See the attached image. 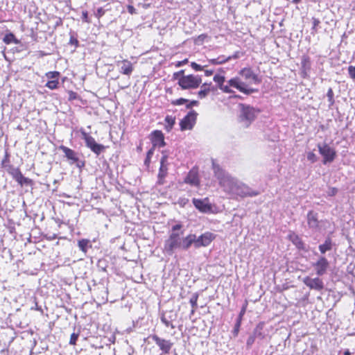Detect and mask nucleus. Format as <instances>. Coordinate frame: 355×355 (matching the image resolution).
I'll return each instance as SVG.
<instances>
[{
	"mask_svg": "<svg viewBox=\"0 0 355 355\" xmlns=\"http://www.w3.org/2000/svg\"><path fill=\"white\" fill-rule=\"evenodd\" d=\"M3 42L6 44H10L12 42H14L15 44L18 43L12 33L6 35L3 37Z\"/></svg>",
	"mask_w": 355,
	"mask_h": 355,
	"instance_id": "obj_32",
	"label": "nucleus"
},
{
	"mask_svg": "<svg viewBox=\"0 0 355 355\" xmlns=\"http://www.w3.org/2000/svg\"><path fill=\"white\" fill-rule=\"evenodd\" d=\"M60 73L58 71H49L46 73V76L48 78L52 80H58L59 77Z\"/></svg>",
	"mask_w": 355,
	"mask_h": 355,
	"instance_id": "obj_36",
	"label": "nucleus"
},
{
	"mask_svg": "<svg viewBox=\"0 0 355 355\" xmlns=\"http://www.w3.org/2000/svg\"><path fill=\"white\" fill-rule=\"evenodd\" d=\"M318 148L320 154L323 157L322 162L324 164L331 163L334 160L336 156V152L334 148L326 143L318 144Z\"/></svg>",
	"mask_w": 355,
	"mask_h": 355,
	"instance_id": "obj_5",
	"label": "nucleus"
},
{
	"mask_svg": "<svg viewBox=\"0 0 355 355\" xmlns=\"http://www.w3.org/2000/svg\"><path fill=\"white\" fill-rule=\"evenodd\" d=\"M182 248V238L177 232H172L164 244V250L169 254H172L174 250Z\"/></svg>",
	"mask_w": 355,
	"mask_h": 355,
	"instance_id": "obj_3",
	"label": "nucleus"
},
{
	"mask_svg": "<svg viewBox=\"0 0 355 355\" xmlns=\"http://www.w3.org/2000/svg\"><path fill=\"white\" fill-rule=\"evenodd\" d=\"M182 228V225L180 224H177L172 227V232H175V231L179 230Z\"/></svg>",
	"mask_w": 355,
	"mask_h": 355,
	"instance_id": "obj_53",
	"label": "nucleus"
},
{
	"mask_svg": "<svg viewBox=\"0 0 355 355\" xmlns=\"http://www.w3.org/2000/svg\"><path fill=\"white\" fill-rule=\"evenodd\" d=\"M205 37H206V35H200L198 37V40H203Z\"/></svg>",
	"mask_w": 355,
	"mask_h": 355,
	"instance_id": "obj_56",
	"label": "nucleus"
},
{
	"mask_svg": "<svg viewBox=\"0 0 355 355\" xmlns=\"http://www.w3.org/2000/svg\"><path fill=\"white\" fill-rule=\"evenodd\" d=\"M254 339L253 337H250L248 339V341H247V344L249 345H252L254 342Z\"/></svg>",
	"mask_w": 355,
	"mask_h": 355,
	"instance_id": "obj_55",
	"label": "nucleus"
},
{
	"mask_svg": "<svg viewBox=\"0 0 355 355\" xmlns=\"http://www.w3.org/2000/svg\"><path fill=\"white\" fill-rule=\"evenodd\" d=\"M105 14V10L102 8H98L97 11L94 13V15L99 19Z\"/></svg>",
	"mask_w": 355,
	"mask_h": 355,
	"instance_id": "obj_44",
	"label": "nucleus"
},
{
	"mask_svg": "<svg viewBox=\"0 0 355 355\" xmlns=\"http://www.w3.org/2000/svg\"><path fill=\"white\" fill-rule=\"evenodd\" d=\"M83 136L85 141L87 147L90 148L91 150H92L97 155H98L105 149L103 145L97 144L95 139L86 132H83Z\"/></svg>",
	"mask_w": 355,
	"mask_h": 355,
	"instance_id": "obj_11",
	"label": "nucleus"
},
{
	"mask_svg": "<svg viewBox=\"0 0 355 355\" xmlns=\"http://www.w3.org/2000/svg\"><path fill=\"white\" fill-rule=\"evenodd\" d=\"M189 202V199L185 197H180L178 201L175 202L179 205L181 207H184Z\"/></svg>",
	"mask_w": 355,
	"mask_h": 355,
	"instance_id": "obj_37",
	"label": "nucleus"
},
{
	"mask_svg": "<svg viewBox=\"0 0 355 355\" xmlns=\"http://www.w3.org/2000/svg\"><path fill=\"white\" fill-rule=\"evenodd\" d=\"M78 334H76L75 333H73L71 335V338H70V340H69V344L70 345H75L76 343V340L78 339Z\"/></svg>",
	"mask_w": 355,
	"mask_h": 355,
	"instance_id": "obj_43",
	"label": "nucleus"
},
{
	"mask_svg": "<svg viewBox=\"0 0 355 355\" xmlns=\"http://www.w3.org/2000/svg\"><path fill=\"white\" fill-rule=\"evenodd\" d=\"M214 239L215 235L209 232H207L199 236L195 234L194 248H200L201 247H207Z\"/></svg>",
	"mask_w": 355,
	"mask_h": 355,
	"instance_id": "obj_7",
	"label": "nucleus"
},
{
	"mask_svg": "<svg viewBox=\"0 0 355 355\" xmlns=\"http://www.w3.org/2000/svg\"><path fill=\"white\" fill-rule=\"evenodd\" d=\"M188 62V59H184L182 61H179L175 64L177 67H181Z\"/></svg>",
	"mask_w": 355,
	"mask_h": 355,
	"instance_id": "obj_50",
	"label": "nucleus"
},
{
	"mask_svg": "<svg viewBox=\"0 0 355 355\" xmlns=\"http://www.w3.org/2000/svg\"><path fill=\"white\" fill-rule=\"evenodd\" d=\"M35 306H35V309H37V310H39V308L37 307V305L36 304Z\"/></svg>",
	"mask_w": 355,
	"mask_h": 355,
	"instance_id": "obj_60",
	"label": "nucleus"
},
{
	"mask_svg": "<svg viewBox=\"0 0 355 355\" xmlns=\"http://www.w3.org/2000/svg\"><path fill=\"white\" fill-rule=\"evenodd\" d=\"M240 106L241 107V120L243 125L248 127L254 120L257 111L250 105L241 104Z\"/></svg>",
	"mask_w": 355,
	"mask_h": 355,
	"instance_id": "obj_4",
	"label": "nucleus"
},
{
	"mask_svg": "<svg viewBox=\"0 0 355 355\" xmlns=\"http://www.w3.org/2000/svg\"><path fill=\"white\" fill-rule=\"evenodd\" d=\"M293 242L296 245L298 248H303L304 244L300 239L297 235L291 236Z\"/></svg>",
	"mask_w": 355,
	"mask_h": 355,
	"instance_id": "obj_33",
	"label": "nucleus"
},
{
	"mask_svg": "<svg viewBox=\"0 0 355 355\" xmlns=\"http://www.w3.org/2000/svg\"><path fill=\"white\" fill-rule=\"evenodd\" d=\"M184 182L193 186H198L199 184V180L197 174L191 171L185 178Z\"/></svg>",
	"mask_w": 355,
	"mask_h": 355,
	"instance_id": "obj_21",
	"label": "nucleus"
},
{
	"mask_svg": "<svg viewBox=\"0 0 355 355\" xmlns=\"http://www.w3.org/2000/svg\"><path fill=\"white\" fill-rule=\"evenodd\" d=\"M184 70H180V71L175 72V73H174V74H173V78H174L175 79H178V80H179V78H180L181 76H184Z\"/></svg>",
	"mask_w": 355,
	"mask_h": 355,
	"instance_id": "obj_45",
	"label": "nucleus"
},
{
	"mask_svg": "<svg viewBox=\"0 0 355 355\" xmlns=\"http://www.w3.org/2000/svg\"><path fill=\"white\" fill-rule=\"evenodd\" d=\"M161 320L166 327H171V328H174V326L171 324V322L166 320L164 317H162L161 318Z\"/></svg>",
	"mask_w": 355,
	"mask_h": 355,
	"instance_id": "obj_46",
	"label": "nucleus"
},
{
	"mask_svg": "<svg viewBox=\"0 0 355 355\" xmlns=\"http://www.w3.org/2000/svg\"><path fill=\"white\" fill-rule=\"evenodd\" d=\"M307 159L310 161L311 163H314L317 162L318 158L316 155L313 152H309L307 153Z\"/></svg>",
	"mask_w": 355,
	"mask_h": 355,
	"instance_id": "obj_38",
	"label": "nucleus"
},
{
	"mask_svg": "<svg viewBox=\"0 0 355 355\" xmlns=\"http://www.w3.org/2000/svg\"><path fill=\"white\" fill-rule=\"evenodd\" d=\"M225 80V76L216 74L214 76V81L217 83L218 88L223 91L224 93L230 94L233 93L234 91L230 88V86L227 85H224V82Z\"/></svg>",
	"mask_w": 355,
	"mask_h": 355,
	"instance_id": "obj_18",
	"label": "nucleus"
},
{
	"mask_svg": "<svg viewBox=\"0 0 355 355\" xmlns=\"http://www.w3.org/2000/svg\"><path fill=\"white\" fill-rule=\"evenodd\" d=\"M16 181L21 185L26 184L29 185L32 184V180L28 178L24 177L22 173L19 175Z\"/></svg>",
	"mask_w": 355,
	"mask_h": 355,
	"instance_id": "obj_29",
	"label": "nucleus"
},
{
	"mask_svg": "<svg viewBox=\"0 0 355 355\" xmlns=\"http://www.w3.org/2000/svg\"><path fill=\"white\" fill-rule=\"evenodd\" d=\"M89 243V241L87 239H82L78 241V247L79 248L84 252H87V246Z\"/></svg>",
	"mask_w": 355,
	"mask_h": 355,
	"instance_id": "obj_30",
	"label": "nucleus"
},
{
	"mask_svg": "<svg viewBox=\"0 0 355 355\" xmlns=\"http://www.w3.org/2000/svg\"><path fill=\"white\" fill-rule=\"evenodd\" d=\"M59 83L58 80H51L46 83V87L50 89H55L58 87Z\"/></svg>",
	"mask_w": 355,
	"mask_h": 355,
	"instance_id": "obj_34",
	"label": "nucleus"
},
{
	"mask_svg": "<svg viewBox=\"0 0 355 355\" xmlns=\"http://www.w3.org/2000/svg\"><path fill=\"white\" fill-rule=\"evenodd\" d=\"M198 102L197 101H192L189 104L187 105V108H190L193 105H197Z\"/></svg>",
	"mask_w": 355,
	"mask_h": 355,
	"instance_id": "obj_52",
	"label": "nucleus"
},
{
	"mask_svg": "<svg viewBox=\"0 0 355 355\" xmlns=\"http://www.w3.org/2000/svg\"><path fill=\"white\" fill-rule=\"evenodd\" d=\"M245 311H246V305H245L242 307V309L240 311V313L238 316V318H237V320H236V322L235 324L234 329V334L235 336H236L238 334V332L239 331V328H240V326L241 324L242 318H243V315L245 313Z\"/></svg>",
	"mask_w": 355,
	"mask_h": 355,
	"instance_id": "obj_24",
	"label": "nucleus"
},
{
	"mask_svg": "<svg viewBox=\"0 0 355 355\" xmlns=\"http://www.w3.org/2000/svg\"><path fill=\"white\" fill-rule=\"evenodd\" d=\"M35 306H35V309H37V310H39V308L37 307V305L36 304Z\"/></svg>",
	"mask_w": 355,
	"mask_h": 355,
	"instance_id": "obj_61",
	"label": "nucleus"
},
{
	"mask_svg": "<svg viewBox=\"0 0 355 355\" xmlns=\"http://www.w3.org/2000/svg\"><path fill=\"white\" fill-rule=\"evenodd\" d=\"M116 65L120 66V73L126 75L130 76L132 72L133 71L132 64L128 61V60H123L121 61H117Z\"/></svg>",
	"mask_w": 355,
	"mask_h": 355,
	"instance_id": "obj_17",
	"label": "nucleus"
},
{
	"mask_svg": "<svg viewBox=\"0 0 355 355\" xmlns=\"http://www.w3.org/2000/svg\"><path fill=\"white\" fill-rule=\"evenodd\" d=\"M307 221L308 225L310 228L315 229L318 226V220L316 217V215L313 214L312 211L309 212L307 215Z\"/></svg>",
	"mask_w": 355,
	"mask_h": 355,
	"instance_id": "obj_22",
	"label": "nucleus"
},
{
	"mask_svg": "<svg viewBox=\"0 0 355 355\" xmlns=\"http://www.w3.org/2000/svg\"><path fill=\"white\" fill-rule=\"evenodd\" d=\"M313 21V29L315 30L317 26L320 24V21L317 18H312Z\"/></svg>",
	"mask_w": 355,
	"mask_h": 355,
	"instance_id": "obj_47",
	"label": "nucleus"
},
{
	"mask_svg": "<svg viewBox=\"0 0 355 355\" xmlns=\"http://www.w3.org/2000/svg\"><path fill=\"white\" fill-rule=\"evenodd\" d=\"M333 244L330 238H327L324 243L319 245L318 248L321 254H324L326 252L332 249Z\"/></svg>",
	"mask_w": 355,
	"mask_h": 355,
	"instance_id": "obj_23",
	"label": "nucleus"
},
{
	"mask_svg": "<svg viewBox=\"0 0 355 355\" xmlns=\"http://www.w3.org/2000/svg\"><path fill=\"white\" fill-rule=\"evenodd\" d=\"M77 98V94L73 91L69 92V99L70 101L76 99Z\"/></svg>",
	"mask_w": 355,
	"mask_h": 355,
	"instance_id": "obj_48",
	"label": "nucleus"
},
{
	"mask_svg": "<svg viewBox=\"0 0 355 355\" xmlns=\"http://www.w3.org/2000/svg\"><path fill=\"white\" fill-rule=\"evenodd\" d=\"M239 74L241 75L249 84H259L261 79L257 74L254 73L253 70L249 67H245L240 70Z\"/></svg>",
	"mask_w": 355,
	"mask_h": 355,
	"instance_id": "obj_10",
	"label": "nucleus"
},
{
	"mask_svg": "<svg viewBox=\"0 0 355 355\" xmlns=\"http://www.w3.org/2000/svg\"><path fill=\"white\" fill-rule=\"evenodd\" d=\"M59 149L64 153L65 157L71 162V164H73L78 161L77 153L74 150L62 145L59 147Z\"/></svg>",
	"mask_w": 355,
	"mask_h": 355,
	"instance_id": "obj_19",
	"label": "nucleus"
},
{
	"mask_svg": "<svg viewBox=\"0 0 355 355\" xmlns=\"http://www.w3.org/2000/svg\"><path fill=\"white\" fill-rule=\"evenodd\" d=\"M202 83V78L198 75L182 76L179 78L178 85L182 89H196Z\"/></svg>",
	"mask_w": 355,
	"mask_h": 355,
	"instance_id": "obj_2",
	"label": "nucleus"
},
{
	"mask_svg": "<svg viewBox=\"0 0 355 355\" xmlns=\"http://www.w3.org/2000/svg\"><path fill=\"white\" fill-rule=\"evenodd\" d=\"M127 8H128V12L130 13L131 15L137 13L135 8L132 6L129 5V6H128Z\"/></svg>",
	"mask_w": 355,
	"mask_h": 355,
	"instance_id": "obj_49",
	"label": "nucleus"
},
{
	"mask_svg": "<svg viewBox=\"0 0 355 355\" xmlns=\"http://www.w3.org/2000/svg\"><path fill=\"white\" fill-rule=\"evenodd\" d=\"M198 294L195 293L193 295V296L190 298L189 302L193 308L191 311V313L193 314L195 311V309L197 307V301H198Z\"/></svg>",
	"mask_w": 355,
	"mask_h": 355,
	"instance_id": "obj_31",
	"label": "nucleus"
},
{
	"mask_svg": "<svg viewBox=\"0 0 355 355\" xmlns=\"http://www.w3.org/2000/svg\"><path fill=\"white\" fill-rule=\"evenodd\" d=\"M327 96L328 98V101L330 105H332L334 103V92L331 88H329L327 93Z\"/></svg>",
	"mask_w": 355,
	"mask_h": 355,
	"instance_id": "obj_35",
	"label": "nucleus"
},
{
	"mask_svg": "<svg viewBox=\"0 0 355 355\" xmlns=\"http://www.w3.org/2000/svg\"><path fill=\"white\" fill-rule=\"evenodd\" d=\"M227 85L230 86V89L231 87L236 88L239 92L247 95L251 94L257 92V90L254 89L249 88L248 87V85L245 83L243 82L239 77H234L230 79L227 81Z\"/></svg>",
	"mask_w": 355,
	"mask_h": 355,
	"instance_id": "obj_6",
	"label": "nucleus"
},
{
	"mask_svg": "<svg viewBox=\"0 0 355 355\" xmlns=\"http://www.w3.org/2000/svg\"><path fill=\"white\" fill-rule=\"evenodd\" d=\"M188 102V100L187 99H185V98H180L179 99H176L175 101H172V104L174 105H183L184 103Z\"/></svg>",
	"mask_w": 355,
	"mask_h": 355,
	"instance_id": "obj_39",
	"label": "nucleus"
},
{
	"mask_svg": "<svg viewBox=\"0 0 355 355\" xmlns=\"http://www.w3.org/2000/svg\"><path fill=\"white\" fill-rule=\"evenodd\" d=\"M195 234H190L182 238V250H187L192 245L194 246Z\"/></svg>",
	"mask_w": 355,
	"mask_h": 355,
	"instance_id": "obj_20",
	"label": "nucleus"
},
{
	"mask_svg": "<svg viewBox=\"0 0 355 355\" xmlns=\"http://www.w3.org/2000/svg\"><path fill=\"white\" fill-rule=\"evenodd\" d=\"M231 60V57L225 58V56H219L215 59L209 60V62L213 64H221Z\"/></svg>",
	"mask_w": 355,
	"mask_h": 355,
	"instance_id": "obj_26",
	"label": "nucleus"
},
{
	"mask_svg": "<svg viewBox=\"0 0 355 355\" xmlns=\"http://www.w3.org/2000/svg\"><path fill=\"white\" fill-rule=\"evenodd\" d=\"M152 155H153V150H150L148 152V153H147V157H146V160H145V163H146V164L149 163V162H150V156H151Z\"/></svg>",
	"mask_w": 355,
	"mask_h": 355,
	"instance_id": "obj_51",
	"label": "nucleus"
},
{
	"mask_svg": "<svg viewBox=\"0 0 355 355\" xmlns=\"http://www.w3.org/2000/svg\"><path fill=\"white\" fill-rule=\"evenodd\" d=\"M213 72L214 71L212 70H205V74L206 76H209L213 74Z\"/></svg>",
	"mask_w": 355,
	"mask_h": 355,
	"instance_id": "obj_54",
	"label": "nucleus"
},
{
	"mask_svg": "<svg viewBox=\"0 0 355 355\" xmlns=\"http://www.w3.org/2000/svg\"><path fill=\"white\" fill-rule=\"evenodd\" d=\"M193 203L196 208L203 213H208L211 211V206L207 198L204 199H193Z\"/></svg>",
	"mask_w": 355,
	"mask_h": 355,
	"instance_id": "obj_14",
	"label": "nucleus"
},
{
	"mask_svg": "<svg viewBox=\"0 0 355 355\" xmlns=\"http://www.w3.org/2000/svg\"><path fill=\"white\" fill-rule=\"evenodd\" d=\"M344 355H350V352L349 351H346L345 353H344Z\"/></svg>",
	"mask_w": 355,
	"mask_h": 355,
	"instance_id": "obj_58",
	"label": "nucleus"
},
{
	"mask_svg": "<svg viewBox=\"0 0 355 355\" xmlns=\"http://www.w3.org/2000/svg\"><path fill=\"white\" fill-rule=\"evenodd\" d=\"M210 86H211V83H209V84L204 83L202 85L201 89L198 92V96L200 98H205L208 94V93L211 90Z\"/></svg>",
	"mask_w": 355,
	"mask_h": 355,
	"instance_id": "obj_25",
	"label": "nucleus"
},
{
	"mask_svg": "<svg viewBox=\"0 0 355 355\" xmlns=\"http://www.w3.org/2000/svg\"><path fill=\"white\" fill-rule=\"evenodd\" d=\"M165 122L166 123V129L168 132H169L172 129L173 125L175 123V119L172 116L168 115L165 118Z\"/></svg>",
	"mask_w": 355,
	"mask_h": 355,
	"instance_id": "obj_27",
	"label": "nucleus"
},
{
	"mask_svg": "<svg viewBox=\"0 0 355 355\" xmlns=\"http://www.w3.org/2000/svg\"><path fill=\"white\" fill-rule=\"evenodd\" d=\"M82 19H83V21H85L86 23H88V24L91 23V20H90V19L88 17L87 11L83 10L82 12Z\"/></svg>",
	"mask_w": 355,
	"mask_h": 355,
	"instance_id": "obj_41",
	"label": "nucleus"
},
{
	"mask_svg": "<svg viewBox=\"0 0 355 355\" xmlns=\"http://www.w3.org/2000/svg\"><path fill=\"white\" fill-rule=\"evenodd\" d=\"M198 114L194 110H191L180 121V125L182 130H191L196 123Z\"/></svg>",
	"mask_w": 355,
	"mask_h": 355,
	"instance_id": "obj_8",
	"label": "nucleus"
},
{
	"mask_svg": "<svg viewBox=\"0 0 355 355\" xmlns=\"http://www.w3.org/2000/svg\"><path fill=\"white\" fill-rule=\"evenodd\" d=\"M213 169L219 184L228 194L241 197L256 196L259 194V192L253 191L248 186L240 182L214 163H213Z\"/></svg>",
	"mask_w": 355,
	"mask_h": 355,
	"instance_id": "obj_1",
	"label": "nucleus"
},
{
	"mask_svg": "<svg viewBox=\"0 0 355 355\" xmlns=\"http://www.w3.org/2000/svg\"><path fill=\"white\" fill-rule=\"evenodd\" d=\"M7 171L15 180L18 178L19 175L21 173V172L20 171V170L18 168H14L12 166H9Z\"/></svg>",
	"mask_w": 355,
	"mask_h": 355,
	"instance_id": "obj_28",
	"label": "nucleus"
},
{
	"mask_svg": "<svg viewBox=\"0 0 355 355\" xmlns=\"http://www.w3.org/2000/svg\"><path fill=\"white\" fill-rule=\"evenodd\" d=\"M295 3H298L300 0H293Z\"/></svg>",
	"mask_w": 355,
	"mask_h": 355,
	"instance_id": "obj_59",
	"label": "nucleus"
},
{
	"mask_svg": "<svg viewBox=\"0 0 355 355\" xmlns=\"http://www.w3.org/2000/svg\"><path fill=\"white\" fill-rule=\"evenodd\" d=\"M151 141L154 147L165 146L164 134L160 130H155L151 133Z\"/></svg>",
	"mask_w": 355,
	"mask_h": 355,
	"instance_id": "obj_16",
	"label": "nucleus"
},
{
	"mask_svg": "<svg viewBox=\"0 0 355 355\" xmlns=\"http://www.w3.org/2000/svg\"><path fill=\"white\" fill-rule=\"evenodd\" d=\"M312 266L315 268L316 274L319 276H322L327 272L329 266V263L324 257L321 256L316 262L312 264Z\"/></svg>",
	"mask_w": 355,
	"mask_h": 355,
	"instance_id": "obj_12",
	"label": "nucleus"
},
{
	"mask_svg": "<svg viewBox=\"0 0 355 355\" xmlns=\"http://www.w3.org/2000/svg\"><path fill=\"white\" fill-rule=\"evenodd\" d=\"M191 67H192V69H193L195 71H202L203 70L204 67H207V65L205 66H201L194 62H191Z\"/></svg>",
	"mask_w": 355,
	"mask_h": 355,
	"instance_id": "obj_40",
	"label": "nucleus"
},
{
	"mask_svg": "<svg viewBox=\"0 0 355 355\" xmlns=\"http://www.w3.org/2000/svg\"><path fill=\"white\" fill-rule=\"evenodd\" d=\"M303 283L311 289L316 291H320L324 288L322 280L318 277L311 278L309 277H305L303 279Z\"/></svg>",
	"mask_w": 355,
	"mask_h": 355,
	"instance_id": "obj_13",
	"label": "nucleus"
},
{
	"mask_svg": "<svg viewBox=\"0 0 355 355\" xmlns=\"http://www.w3.org/2000/svg\"><path fill=\"white\" fill-rule=\"evenodd\" d=\"M168 154L166 152H162V157L160 159V167L158 173V180L159 184H164V180L168 173Z\"/></svg>",
	"mask_w": 355,
	"mask_h": 355,
	"instance_id": "obj_9",
	"label": "nucleus"
},
{
	"mask_svg": "<svg viewBox=\"0 0 355 355\" xmlns=\"http://www.w3.org/2000/svg\"><path fill=\"white\" fill-rule=\"evenodd\" d=\"M231 57V59L233 58V59H236L238 58V55L236 53H235L234 55H233L232 56H230Z\"/></svg>",
	"mask_w": 355,
	"mask_h": 355,
	"instance_id": "obj_57",
	"label": "nucleus"
},
{
	"mask_svg": "<svg viewBox=\"0 0 355 355\" xmlns=\"http://www.w3.org/2000/svg\"><path fill=\"white\" fill-rule=\"evenodd\" d=\"M152 339L164 354H168L172 347V343L169 340L162 339L156 335L152 336Z\"/></svg>",
	"mask_w": 355,
	"mask_h": 355,
	"instance_id": "obj_15",
	"label": "nucleus"
},
{
	"mask_svg": "<svg viewBox=\"0 0 355 355\" xmlns=\"http://www.w3.org/2000/svg\"><path fill=\"white\" fill-rule=\"evenodd\" d=\"M348 72H349V76L355 80V66H349L348 67Z\"/></svg>",
	"mask_w": 355,
	"mask_h": 355,
	"instance_id": "obj_42",
	"label": "nucleus"
}]
</instances>
